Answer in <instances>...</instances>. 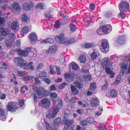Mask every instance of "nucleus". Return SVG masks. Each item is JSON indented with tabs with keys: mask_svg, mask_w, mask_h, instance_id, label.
Returning a JSON list of instances; mask_svg holds the SVG:
<instances>
[{
	"mask_svg": "<svg viewBox=\"0 0 130 130\" xmlns=\"http://www.w3.org/2000/svg\"><path fill=\"white\" fill-rule=\"evenodd\" d=\"M64 34L63 33L60 34L59 36H57L55 37L56 41L58 43L68 45L77 41L76 38H72L68 39V38L64 37Z\"/></svg>",
	"mask_w": 130,
	"mask_h": 130,
	"instance_id": "nucleus-1",
	"label": "nucleus"
},
{
	"mask_svg": "<svg viewBox=\"0 0 130 130\" xmlns=\"http://www.w3.org/2000/svg\"><path fill=\"white\" fill-rule=\"evenodd\" d=\"M44 89L42 87H40L37 89L35 93L33 91L32 92L34 96V100L35 102H37V96L39 98H42L43 94L44 93Z\"/></svg>",
	"mask_w": 130,
	"mask_h": 130,
	"instance_id": "nucleus-2",
	"label": "nucleus"
},
{
	"mask_svg": "<svg viewBox=\"0 0 130 130\" xmlns=\"http://www.w3.org/2000/svg\"><path fill=\"white\" fill-rule=\"evenodd\" d=\"M15 39V36L13 33L7 35L6 38V44L7 47L10 48L11 46Z\"/></svg>",
	"mask_w": 130,
	"mask_h": 130,
	"instance_id": "nucleus-3",
	"label": "nucleus"
},
{
	"mask_svg": "<svg viewBox=\"0 0 130 130\" xmlns=\"http://www.w3.org/2000/svg\"><path fill=\"white\" fill-rule=\"evenodd\" d=\"M59 110L58 108H56L52 110H50L47 111L46 115L47 118L50 120L53 119L57 115Z\"/></svg>",
	"mask_w": 130,
	"mask_h": 130,
	"instance_id": "nucleus-4",
	"label": "nucleus"
},
{
	"mask_svg": "<svg viewBox=\"0 0 130 130\" xmlns=\"http://www.w3.org/2000/svg\"><path fill=\"white\" fill-rule=\"evenodd\" d=\"M18 107L16 102L11 101L8 102L7 105V108L8 111L14 112L17 109Z\"/></svg>",
	"mask_w": 130,
	"mask_h": 130,
	"instance_id": "nucleus-5",
	"label": "nucleus"
},
{
	"mask_svg": "<svg viewBox=\"0 0 130 130\" xmlns=\"http://www.w3.org/2000/svg\"><path fill=\"white\" fill-rule=\"evenodd\" d=\"M129 4L127 2L123 1L119 4V9L122 12H126L129 9Z\"/></svg>",
	"mask_w": 130,
	"mask_h": 130,
	"instance_id": "nucleus-6",
	"label": "nucleus"
},
{
	"mask_svg": "<svg viewBox=\"0 0 130 130\" xmlns=\"http://www.w3.org/2000/svg\"><path fill=\"white\" fill-rule=\"evenodd\" d=\"M102 41V43L101 44V46L102 47V51L104 53H107L109 50V45L108 41L106 39H103Z\"/></svg>",
	"mask_w": 130,
	"mask_h": 130,
	"instance_id": "nucleus-7",
	"label": "nucleus"
},
{
	"mask_svg": "<svg viewBox=\"0 0 130 130\" xmlns=\"http://www.w3.org/2000/svg\"><path fill=\"white\" fill-rule=\"evenodd\" d=\"M101 63L104 67H110L112 64V62L109 61V58L107 57L102 59Z\"/></svg>",
	"mask_w": 130,
	"mask_h": 130,
	"instance_id": "nucleus-8",
	"label": "nucleus"
},
{
	"mask_svg": "<svg viewBox=\"0 0 130 130\" xmlns=\"http://www.w3.org/2000/svg\"><path fill=\"white\" fill-rule=\"evenodd\" d=\"M25 60L22 58L19 57H15L14 59V62L17 63H18V65L22 67H25L26 63H24Z\"/></svg>",
	"mask_w": 130,
	"mask_h": 130,
	"instance_id": "nucleus-9",
	"label": "nucleus"
},
{
	"mask_svg": "<svg viewBox=\"0 0 130 130\" xmlns=\"http://www.w3.org/2000/svg\"><path fill=\"white\" fill-rule=\"evenodd\" d=\"M42 106L45 108L49 107L51 105L50 101L48 99L43 98L41 101Z\"/></svg>",
	"mask_w": 130,
	"mask_h": 130,
	"instance_id": "nucleus-10",
	"label": "nucleus"
},
{
	"mask_svg": "<svg viewBox=\"0 0 130 130\" xmlns=\"http://www.w3.org/2000/svg\"><path fill=\"white\" fill-rule=\"evenodd\" d=\"M128 62L125 61L124 62H121L120 64V65L121 68V70L120 73L121 75H122L125 72L127 69L128 66Z\"/></svg>",
	"mask_w": 130,
	"mask_h": 130,
	"instance_id": "nucleus-11",
	"label": "nucleus"
},
{
	"mask_svg": "<svg viewBox=\"0 0 130 130\" xmlns=\"http://www.w3.org/2000/svg\"><path fill=\"white\" fill-rule=\"evenodd\" d=\"M13 9L11 11L15 14H18L20 12V7L19 4L17 3H13L12 4Z\"/></svg>",
	"mask_w": 130,
	"mask_h": 130,
	"instance_id": "nucleus-12",
	"label": "nucleus"
},
{
	"mask_svg": "<svg viewBox=\"0 0 130 130\" xmlns=\"http://www.w3.org/2000/svg\"><path fill=\"white\" fill-rule=\"evenodd\" d=\"M117 43L120 45H123L126 42L125 36L123 35H119L116 40Z\"/></svg>",
	"mask_w": 130,
	"mask_h": 130,
	"instance_id": "nucleus-13",
	"label": "nucleus"
},
{
	"mask_svg": "<svg viewBox=\"0 0 130 130\" xmlns=\"http://www.w3.org/2000/svg\"><path fill=\"white\" fill-rule=\"evenodd\" d=\"M26 50L28 51L29 52H30L29 57L32 59L34 58L36 52V49L33 47H28L26 48Z\"/></svg>",
	"mask_w": 130,
	"mask_h": 130,
	"instance_id": "nucleus-14",
	"label": "nucleus"
},
{
	"mask_svg": "<svg viewBox=\"0 0 130 130\" xmlns=\"http://www.w3.org/2000/svg\"><path fill=\"white\" fill-rule=\"evenodd\" d=\"M112 28L110 25H104L102 28V29L103 33L107 34L111 31Z\"/></svg>",
	"mask_w": 130,
	"mask_h": 130,
	"instance_id": "nucleus-15",
	"label": "nucleus"
},
{
	"mask_svg": "<svg viewBox=\"0 0 130 130\" xmlns=\"http://www.w3.org/2000/svg\"><path fill=\"white\" fill-rule=\"evenodd\" d=\"M33 6V4L30 2H29L28 3H24L23 4L22 8L25 11H28L30 10Z\"/></svg>",
	"mask_w": 130,
	"mask_h": 130,
	"instance_id": "nucleus-16",
	"label": "nucleus"
},
{
	"mask_svg": "<svg viewBox=\"0 0 130 130\" xmlns=\"http://www.w3.org/2000/svg\"><path fill=\"white\" fill-rule=\"evenodd\" d=\"M64 76L66 79V81L69 83H71L73 80L74 76L72 73H66Z\"/></svg>",
	"mask_w": 130,
	"mask_h": 130,
	"instance_id": "nucleus-17",
	"label": "nucleus"
},
{
	"mask_svg": "<svg viewBox=\"0 0 130 130\" xmlns=\"http://www.w3.org/2000/svg\"><path fill=\"white\" fill-rule=\"evenodd\" d=\"M57 49V46L56 45H54L49 47L47 50V52L50 54H53L56 52Z\"/></svg>",
	"mask_w": 130,
	"mask_h": 130,
	"instance_id": "nucleus-18",
	"label": "nucleus"
},
{
	"mask_svg": "<svg viewBox=\"0 0 130 130\" xmlns=\"http://www.w3.org/2000/svg\"><path fill=\"white\" fill-rule=\"evenodd\" d=\"M33 62H30L29 63H26L25 65L24 68L25 70H30L31 71L34 70V67L32 64Z\"/></svg>",
	"mask_w": 130,
	"mask_h": 130,
	"instance_id": "nucleus-19",
	"label": "nucleus"
},
{
	"mask_svg": "<svg viewBox=\"0 0 130 130\" xmlns=\"http://www.w3.org/2000/svg\"><path fill=\"white\" fill-rule=\"evenodd\" d=\"M118 93L117 91L114 89L110 90V92H108L106 93V95L108 97L111 96L114 97H116Z\"/></svg>",
	"mask_w": 130,
	"mask_h": 130,
	"instance_id": "nucleus-20",
	"label": "nucleus"
},
{
	"mask_svg": "<svg viewBox=\"0 0 130 130\" xmlns=\"http://www.w3.org/2000/svg\"><path fill=\"white\" fill-rule=\"evenodd\" d=\"M99 100L97 98H95L92 99L91 101L90 104L92 106L94 107L99 105Z\"/></svg>",
	"mask_w": 130,
	"mask_h": 130,
	"instance_id": "nucleus-21",
	"label": "nucleus"
},
{
	"mask_svg": "<svg viewBox=\"0 0 130 130\" xmlns=\"http://www.w3.org/2000/svg\"><path fill=\"white\" fill-rule=\"evenodd\" d=\"M18 53L19 55L26 56L29 54V51L26 50H19L18 51Z\"/></svg>",
	"mask_w": 130,
	"mask_h": 130,
	"instance_id": "nucleus-22",
	"label": "nucleus"
},
{
	"mask_svg": "<svg viewBox=\"0 0 130 130\" xmlns=\"http://www.w3.org/2000/svg\"><path fill=\"white\" fill-rule=\"evenodd\" d=\"M5 111L2 109L0 108V119L2 121H5L7 118L6 116L5 115Z\"/></svg>",
	"mask_w": 130,
	"mask_h": 130,
	"instance_id": "nucleus-23",
	"label": "nucleus"
},
{
	"mask_svg": "<svg viewBox=\"0 0 130 130\" xmlns=\"http://www.w3.org/2000/svg\"><path fill=\"white\" fill-rule=\"evenodd\" d=\"M29 38L31 41L35 42L37 39L38 36L36 33L33 32L30 34Z\"/></svg>",
	"mask_w": 130,
	"mask_h": 130,
	"instance_id": "nucleus-24",
	"label": "nucleus"
},
{
	"mask_svg": "<svg viewBox=\"0 0 130 130\" xmlns=\"http://www.w3.org/2000/svg\"><path fill=\"white\" fill-rule=\"evenodd\" d=\"M99 55V54L98 52L95 50H94L93 52L90 54L91 59L93 60L95 59Z\"/></svg>",
	"mask_w": 130,
	"mask_h": 130,
	"instance_id": "nucleus-25",
	"label": "nucleus"
},
{
	"mask_svg": "<svg viewBox=\"0 0 130 130\" xmlns=\"http://www.w3.org/2000/svg\"><path fill=\"white\" fill-rule=\"evenodd\" d=\"M71 88L72 94L74 95H76L79 93L78 90L75 87L72 85H71Z\"/></svg>",
	"mask_w": 130,
	"mask_h": 130,
	"instance_id": "nucleus-26",
	"label": "nucleus"
},
{
	"mask_svg": "<svg viewBox=\"0 0 130 130\" xmlns=\"http://www.w3.org/2000/svg\"><path fill=\"white\" fill-rule=\"evenodd\" d=\"M10 26L12 29L16 30L18 29V24L17 22H13Z\"/></svg>",
	"mask_w": 130,
	"mask_h": 130,
	"instance_id": "nucleus-27",
	"label": "nucleus"
},
{
	"mask_svg": "<svg viewBox=\"0 0 130 130\" xmlns=\"http://www.w3.org/2000/svg\"><path fill=\"white\" fill-rule=\"evenodd\" d=\"M29 17L26 13H24L21 16V18L24 22H27L29 21Z\"/></svg>",
	"mask_w": 130,
	"mask_h": 130,
	"instance_id": "nucleus-28",
	"label": "nucleus"
},
{
	"mask_svg": "<svg viewBox=\"0 0 130 130\" xmlns=\"http://www.w3.org/2000/svg\"><path fill=\"white\" fill-rule=\"evenodd\" d=\"M54 42L53 39L50 38L43 40L42 41L43 43H53Z\"/></svg>",
	"mask_w": 130,
	"mask_h": 130,
	"instance_id": "nucleus-29",
	"label": "nucleus"
},
{
	"mask_svg": "<svg viewBox=\"0 0 130 130\" xmlns=\"http://www.w3.org/2000/svg\"><path fill=\"white\" fill-rule=\"evenodd\" d=\"M34 77L32 76L28 75L26 76H23L22 77V79L24 81H27L30 80L34 78Z\"/></svg>",
	"mask_w": 130,
	"mask_h": 130,
	"instance_id": "nucleus-30",
	"label": "nucleus"
},
{
	"mask_svg": "<svg viewBox=\"0 0 130 130\" xmlns=\"http://www.w3.org/2000/svg\"><path fill=\"white\" fill-rule=\"evenodd\" d=\"M30 28L28 26H25L22 28V31L24 34H26L30 31Z\"/></svg>",
	"mask_w": 130,
	"mask_h": 130,
	"instance_id": "nucleus-31",
	"label": "nucleus"
},
{
	"mask_svg": "<svg viewBox=\"0 0 130 130\" xmlns=\"http://www.w3.org/2000/svg\"><path fill=\"white\" fill-rule=\"evenodd\" d=\"M46 73L44 72L39 71L37 74V76L38 77H44L46 76Z\"/></svg>",
	"mask_w": 130,
	"mask_h": 130,
	"instance_id": "nucleus-32",
	"label": "nucleus"
},
{
	"mask_svg": "<svg viewBox=\"0 0 130 130\" xmlns=\"http://www.w3.org/2000/svg\"><path fill=\"white\" fill-rule=\"evenodd\" d=\"M72 69L75 71L77 70L79 68V66L75 62H72L71 63Z\"/></svg>",
	"mask_w": 130,
	"mask_h": 130,
	"instance_id": "nucleus-33",
	"label": "nucleus"
},
{
	"mask_svg": "<svg viewBox=\"0 0 130 130\" xmlns=\"http://www.w3.org/2000/svg\"><path fill=\"white\" fill-rule=\"evenodd\" d=\"M17 75L19 76L26 75L28 74V73L26 71H18L17 73Z\"/></svg>",
	"mask_w": 130,
	"mask_h": 130,
	"instance_id": "nucleus-34",
	"label": "nucleus"
},
{
	"mask_svg": "<svg viewBox=\"0 0 130 130\" xmlns=\"http://www.w3.org/2000/svg\"><path fill=\"white\" fill-rule=\"evenodd\" d=\"M1 34L3 35L4 36L9 33V31L7 29H5L3 28H1L0 30Z\"/></svg>",
	"mask_w": 130,
	"mask_h": 130,
	"instance_id": "nucleus-35",
	"label": "nucleus"
},
{
	"mask_svg": "<svg viewBox=\"0 0 130 130\" xmlns=\"http://www.w3.org/2000/svg\"><path fill=\"white\" fill-rule=\"evenodd\" d=\"M86 58L85 56L82 55L79 57V59L81 63H84L86 61Z\"/></svg>",
	"mask_w": 130,
	"mask_h": 130,
	"instance_id": "nucleus-36",
	"label": "nucleus"
},
{
	"mask_svg": "<svg viewBox=\"0 0 130 130\" xmlns=\"http://www.w3.org/2000/svg\"><path fill=\"white\" fill-rule=\"evenodd\" d=\"M44 124H45L47 130H53V129H52L51 126L50 125L49 123L45 121H44Z\"/></svg>",
	"mask_w": 130,
	"mask_h": 130,
	"instance_id": "nucleus-37",
	"label": "nucleus"
},
{
	"mask_svg": "<svg viewBox=\"0 0 130 130\" xmlns=\"http://www.w3.org/2000/svg\"><path fill=\"white\" fill-rule=\"evenodd\" d=\"M36 7L41 9H44L45 8V6L43 3H39L36 5Z\"/></svg>",
	"mask_w": 130,
	"mask_h": 130,
	"instance_id": "nucleus-38",
	"label": "nucleus"
},
{
	"mask_svg": "<svg viewBox=\"0 0 130 130\" xmlns=\"http://www.w3.org/2000/svg\"><path fill=\"white\" fill-rule=\"evenodd\" d=\"M61 120L60 117L56 118L54 120V124L55 126L58 125L61 122Z\"/></svg>",
	"mask_w": 130,
	"mask_h": 130,
	"instance_id": "nucleus-39",
	"label": "nucleus"
},
{
	"mask_svg": "<svg viewBox=\"0 0 130 130\" xmlns=\"http://www.w3.org/2000/svg\"><path fill=\"white\" fill-rule=\"evenodd\" d=\"M74 85H75L76 87L79 88H82V84L77 80L76 82H74L73 83Z\"/></svg>",
	"mask_w": 130,
	"mask_h": 130,
	"instance_id": "nucleus-40",
	"label": "nucleus"
},
{
	"mask_svg": "<svg viewBox=\"0 0 130 130\" xmlns=\"http://www.w3.org/2000/svg\"><path fill=\"white\" fill-rule=\"evenodd\" d=\"M28 89V88L26 85H23L22 87H21V92L23 93H24L25 92V90H27Z\"/></svg>",
	"mask_w": 130,
	"mask_h": 130,
	"instance_id": "nucleus-41",
	"label": "nucleus"
},
{
	"mask_svg": "<svg viewBox=\"0 0 130 130\" xmlns=\"http://www.w3.org/2000/svg\"><path fill=\"white\" fill-rule=\"evenodd\" d=\"M43 124L40 123V122H38L37 123L36 127L38 130H42L43 127L42 126Z\"/></svg>",
	"mask_w": 130,
	"mask_h": 130,
	"instance_id": "nucleus-42",
	"label": "nucleus"
},
{
	"mask_svg": "<svg viewBox=\"0 0 130 130\" xmlns=\"http://www.w3.org/2000/svg\"><path fill=\"white\" fill-rule=\"evenodd\" d=\"M99 130H106L104 123L101 124L98 127Z\"/></svg>",
	"mask_w": 130,
	"mask_h": 130,
	"instance_id": "nucleus-43",
	"label": "nucleus"
},
{
	"mask_svg": "<svg viewBox=\"0 0 130 130\" xmlns=\"http://www.w3.org/2000/svg\"><path fill=\"white\" fill-rule=\"evenodd\" d=\"M114 14L113 13L111 12H107L105 14V17L107 18H110L113 16L114 15Z\"/></svg>",
	"mask_w": 130,
	"mask_h": 130,
	"instance_id": "nucleus-44",
	"label": "nucleus"
},
{
	"mask_svg": "<svg viewBox=\"0 0 130 130\" xmlns=\"http://www.w3.org/2000/svg\"><path fill=\"white\" fill-rule=\"evenodd\" d=\"M121 80V75H119L117 77L114 83L116 85L118 84L120 82Z\"/></svg>",
	"mask_w": 130,
	"mask_h": 130,
	"instance_id": "nucleus-45",
	"label": "nucleus"
},
{
	"mask_svg": "<svg viewBox=\"0 0 130 130\" xmlns=\"http://www.w3.org/2000/svg\"><path fill=\"white\" fill-rule=\"evenodd\" d=\"M91 77L89 75H84V78L86 81H88L90 80L91 79Z\"/></svg>",
	"mask_w": 130,
	"mask_h": 130,
	"instance_id": "nucleus-46",
	"label": "nucleus"
},
{
	"mask_svg": "<svg viewBox=\"0 0 130 130\" xmlns=\"http://www.w3.org/2000/svg\"><path fill=\"white\" fill-rule=\"evenodd\" d=\"M69 120V116L67 114H65L64 115L63 119V122H64V124L66 123Z\"/></svg>",
	"mask_w": 130,
	"mask_h": 130,
	"instance_id": "nucleus-47",
	"label": "nucleus"
},
{
	"mask_svg": "<svg viewBox=\"0 0 130 130\" xmlns=\"http://www.w3.org/2000/svg\"><path fill=\"white\" fill-rule=\"evenodd\" d=\"M93 47V44L91 43H87L85 45V47L86 48H89Z\"/></svg>",
	"mask_w": 130,
	"mask_h": 130,
	"instance_id": "nucleus-48",
	"label": "nucleus"
},
{
	"mask_svg": "<svg viewBox=\"0 0 130 130\" xmlns=\"http://www.w3.org/2000/svg\"><path fill=\"white\" fill-rule=\"evenodd\" d=\"M69 26L70 27V30L71 31H74L76 29L75 26L72 24H70Z\"/></svg>",
	"mask_w": 130,
	"mask_h": 130,
	"instance_id": "nucleus-49",
	"label": "nucleus"
},
{
	"mask_svg": "<svg viewBox=\"0 0 130 130\" xmlns=\"http://www.w3.org/2000/svg\"><path fill=\"white\" fill-rule=\"evenodd\" d=\"M90 89L91 90H93L96 88V84L94 83H91L90 86Z\"/></svg>",
	"mask_w": 130,
	"mask_h": 130,
	"instance_id": "nucleus-50",
	"label": "nucleus"
},
{
	"mask_svg": "<svg viewBox=\"0 0 130 130\" xmlns=\"http://www.w3.org/2000/svg\"><path fill=\"white\" fill-rule=\"evenodd\" d=\"M50 96L53 98H55L57 96V94L55 92H52L50 94Z\"/></svg>",
	"mask_w": 130,
	"mask_h": 130,
	"instance_id": "nucleus-51",
	"label": "nucleus"
},
{
	"mask_svg": "<svg viewBox=\"0 0 130 130\" xmlns=\"http://www.w3.org/2000/svg\"><path fill=\"white\" fill-rule=\"evenodd\" d=\"M9 76L10 78H13L15 80L16 79H17L15 75L12 72H11L9 73Z\"/></svg>",
	"mask_w": 130,
	"mask_h": 130,
	"instance_id": "nucleus-52",
	"label": "nucleus"
},
{
	"mask_svg": "<svg viewBox=\"0 0 130 130\" xmlns=\"http://www.w3.org/2000/svg\"><path fill=\"white\" fill-rule=\"evenodd\" d=\"M87 121L90 123H92L94 121L93 118L92 117H90L86 119Z\"/></svg>",
	"mask_w": 130,
	"mask_h": 130,
	"instance_id": "nucleus-53",
	"label": "nucleus"
},
{
	"mask_svg": "<svg viewBox=\"0 0 130 130\" xmlns=\"http://www.w3.org/2000/svg\"><path fill=\"white\" fill-rule=\"evenodd\" d=\"M50 72L51 74H55V72L53 70V67L52 66H50Z\"/></svg>",
	"mask_w": 130,
	"mask_h": 130,
	"instance_id": "nucleus-54",
	"label": "nucleus"
},
{
	"mask_svg": "<svg viewBox=\"0 0 130 130\" xmlns=\"http://www.w3.org/2000/svg\"><path fill=\"white\" fill-rule=\"evenodd\" d=\"M45 18L47 19H49L52 18V16L49 12H46L45 14Z\"/></svg>",
	"mask_w": 130,
	"mask_h": 130,
	"instance_id": "nucleus-55",
	"label": "nucleus"
},
{
	"mask_svg": "<svg viewBox=\"0 0 130 130\" xmlns=\"http://www.w3.org/2000/svg\"><path fill=\"white\" fill-rule=\"evenodd\" d=\"M61 24L60 23L58 20H57L55 22V27L57 28L60 27Z\"/></svg>",
	"mask_w": 130,
	"mask_h": 130,
	"instance_id": "nucleus-56",
	"label": "nucleus"
},
{
	"mask_svg": "<svg viewBox=\"0 0 130 130\" xmlns=\"http://www.w3.org/2000/svg\"><path fill=\"white\" fill-rule=\"evenodd\" d=\"M105 67V71L108 74H109L110 73L112 72V71L109 68V67Z\"/></svg>",
	"mask_w": 130,
	"mask_h": 130,
	"instance_id": "nucleus-57",
	"label": "nucleus"
},
{
	"mask_svg": "<svg viewBox=\"0 0 130 130\" xmlns=\"http://www.w3.org/2000/svg\"><path fill=\"white\" fill-rule=\"evenodd\" d=\"M77 101V100L75 97H72L70 100V102L72 103H75Z\"/></svg>",
	"mask_w": 130,
	"mask_h": 130,
	"instance_id": "nucleus-58",
	"label": "nucleus"
},
{
	"mask_svg": "<svg viewBox=\"0 0 130 130\" xmlns=\"http://www.w3.org/2000/svg\"><path fill=\"white\" fill-rule=\"evenodd\" d=\"M5 22V18H0V26L3 24Z\"/></svg>",
	"mask_w": 130,
	"mask_h": 130,
	"instance_id": "nucleus-59",
	"label": "nucleus"
},
{
	"mask_svg": "<svg viewBox=\"0 0 130 130\" xmlns=\"http://www.w3.org/2000/svg\"><path fill=\"white\" fill-rule=\"evenodd\" d=\"M108 83L107 82L106 83V84L103 85L102 87V89L103 90H105L107 89L108 87Z\"/></svg>",
	"mask_w": 130,
	"mask_h": 130,
	"instance_id": "nucleus-60",
	"label": "nucleus"
},
{
	"mask_svg": "<svg viewBox=\"0 0 130 130\" xmlns=\"http://www.w3.org/2000/svg\"><path fill=\"white\" fill-rule=\"evenodd\" d=\"M101 28H99L97 30L96 32L97 34L99 35H102L103 34L102 31L101 30Z\"/></svg>",
	"mask_w": 130,
	"mask_h": 130,
	"instance_id": "nucleus-61",
	"label": "nucleus"
},
{
	"mask_svg": "<svg viewBox=\"0 0 130 130\" xmlns=\"http://www.w3.org/2000/svg\"><path fill=\"white\" fill-rule=\"evenodd\" d=\"M55 68L56 69V72H57V73L58 75H60L61 74V72H60L61 70L60 68L57 66L55 67Z\"/></svg>",
	"mask_w": 130,
	"mask_h": 130,
	"instance_id": "nucleus-62",
	"label": "nucleus"
},
{
	"mask_svg": "<svg viewBox=\"0 0 130 130\" xmlns=\"http://www.w3.org/2000/svg\"><path fill=\"white\" fill-rule=\"evenodd\" d=\"M19 105L20 107L23 106L24 104V101L23 99L20 100L19 101Z\"/></svg>",
	"mask_w": 130,
	"mask_h": 130,
	"instance_id": "nucleus-63",
	"label": "nucleus"
},
{
	"mask_svg": "<svg viewBox=\"0 0 130 130\" xmlns=\"http://www.w3.org/2000/svg\"><path fill=\"white\" fill-rule=\"evenodd\" d=\"M6 97V95L4 94L1 93L0 92V99L2 100L4 99Z\"/></svg>",
	"mask_w": 130,
	"mask_h": 130,
	"instance_id": "nucleus-64",
	"label": "nucleus"
}]
</instances>
